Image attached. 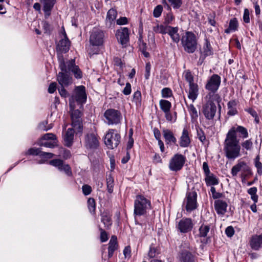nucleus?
Segmentation results:
<instances>
[{
    "label": "nucleus",
    "mask_w": 262,
    "mask_h": 262,
    "mask_svg": "<svg viewBox=\"0 0 262 262\" xmlns=\"http://www.w3.org/2000/svg\"><path fill=\"white\" fill-rule=\"evenodd\" d=\"M259 156L258 155L255 159V166L257 168V173L261 175L262 174V164L259 161Z\"/></svg>",
    "instance_id": "obj_48"
},
{
    "label": "nucleus",
    "mask_w": 262,
    "mask_h": 262,
    "mask_svg": "<svg viewBox=\"0 0 262 262\" xmlns=\"http://www.w3.org/2000/svg\"><path fill=\"white\" fill-rule=\"evenodd\" d=\"M107 189L109 193H112L114 187V179L111 174L106 177Z\"/></svg>",
    "instance_id": "obj_40"
},
{
    "label": "nucleus",
    "mask_w": 262,
    "mask_h": 262,
    "mask_svg": "<svg viewBox=\"0 0 262 262\" xmlns=\"http://www.w3.org/2000/svg\"><path fill=\"white\" fill-rule=\"evenodd\" d=\"M118 247L117 238L116 235H113L109 242L108 247V257H111L114 254V251L117 250Z\"/></svg>",
    "instance_id": "obj_27"
},
{
    "label": "nucleus",
    "mask_w": 262,
    "mask_h": 262,
    "mask_svg": "<svg viewBox=\"0 0 262 262\" xmlns=\"http://www.w3.org/2000/svg\"><path fill=\"white\" fill-rule=\"evenodd\" d=\"M243 20L246 23H249L250 22L249 11L247 8L244 10Z\"/></svg>",
    "instance_id": "obj_62"
},
{
    "label": "nucleus",
    "mask_w": 262,
    "mask_h": 262,
    "mask_svg": "<svg viewBox=\"0 0 262 262\" xmlns=\"http://www.w3.org/2000/svg\"><path fill=\"white\" fill-rule=\"evenodd\" d=\"M150 208V202L142 195H137L134 203L135 215L141 216L146 214Z\"/></svg>",
    "instance_id": "obj_5"
},
{
    "label": "nucleus",
    "mask_w": 262,
    "mask_h": 262,
    "mask_svg": "<svg viewBox=\"0 0 262 262\" xmlns=\"http://www.w3.org/2000/svg\"><path fill=\"white\" fill-rule=\"evenodd\" d=\"M162 133L164 138L165 139V142L167 144H175L177 142V139L174 137L173 132L168 129L163 128Z\"/></svg>",
    "instance_id": "obj_25"
},
{
    "label": "nucleus",
    "mask_w": 262,
    "mask_h": 262,
    "mask_svg": "<svg viewBox=\"0 0 262 262\" xmlns=\"http://www.w3.org/2000/svg\"><path fill=\"white\" fill-rule=\"evenodd\" d=\"M111 216L112 215L108 211L103 212L101 214V221L103 223L106 229H109L112 224Z\"/></svg>",
    "instance_id": "obj_29"
},
{
    "label": "nucleus",
    "mask_w": 262,
    "mask_h": 262,
    "mask_svg": "<svg viewBox=\"0 0 262 262\" xmlns=\"http://www.w3.org/2000/svg\"><path fill=\"white\" fill-rule=\"evenodd\" d=\"M57 88V84L56 82H52L49 86L48 88V92L50 94H52L54 93V92L56 91Z\"/></svg>",
    "instance_id": "obj_64"
},
{
    "label": "nucleus",
    "mask_w": 262,
    "mask_h": 262,
    "mask_svg": "<svg viewBox=\"0 0 262 262\" xmlns=\"http://www.w3.org/2000/svg\"><path fill=\"white\" fill-rule=\"evenodd\" d=\"M241 146L243 147V149H245L247 150H251L253 146V143L251 139L247 140L242 142Z\"/></svg>",
    "instance_id": "obj_47"
},
{
    "label": "nucleus",
    "mask_w": 262,
    "mask_h": 262,
    "mask_svg": "<svg viewBox=\"0 0 262 262\" xmlns=\"http://www.w3.org/2000/svg\"><path fill=\"white\" fill-rule=\"evenodd\" d=\"M189 113L193 118H197L198 117V112L193 104H190L188 106Z\"/></svg>",
    "instance_id": "obj_55"
},
{
    "label": "nucleus",
    "mask_w": 262,
    "mask_h": 262,
    "mask_svg": "<svg viewBox=\"0 0 262 262\" xmlns=\"http://www.w3.org/2000/svg\"><path fill=\"white\" fill-rule=\"evenodd\" d=\"M190 143V139L189 137V133L186 128H184L182 135L180 137V145L182 147H188Z\"/></svg>",
    "instance_id": "obj_28"
},
{
    "label": "nucleus",
    "mask_w": 262,
    "mask_h": 262,
    "mask_svg": "<svg viewBox=\"0 0 262 262\" xmlns=\"http://www.w3.org/2000/svg\"><path fill=\"white\" fill-rule=\"evenodd\" d=\"M86 98L85 88L83 85H80L75 88L74 95L72 96L69 99L70 112L72 125L75 128L78 129L79 132H81L82 129L81 125L82 114L78 109H76V108L79 107L80 108L82 104L85 103Z\"/></svg>",
    "instance_id": "obj_2"
},
{
    "label": "nucleus",
    "mask_w": 262,
    "mask_h": 262,
    "mask_svg": "<svg viewBox=\"0 0 262 262\" xmlns=\"http://www.w3.org/2000/svg\"><path fill=\"white\" fill-rule=\"evenodd\" d=\"M183 206L188 212L195 210L197 208V193L195 191L186 193Z\"/></svg>",
    "instance_id": "obj_7"
},
{
    "label": "nucleus",
    "mask_w": 262,
    "mask_h": 262,
    "mask_svg": "<svg viewBox=\"0 0 262 262\" xmlns=\"http://www.w3.org/2000/svg\"><path fill=\"white\" fill-rule=\"evenodd\" d=\"M96 203L94 199L89 198L88 200V207L91 213L95 214Z\"/></svg>",
    "instance_id": "obj_42"
},
{
    "label": "nucleus",
    "mask_w": 262,
    "mask_h": 262,
    "mask_svg": "<svg viewBox=\"0 0 262 262\" xmlns=\"http://www.w3.org/2000/svg\"><path fill=\"white\" fill-rule=\"evenodd\" d=\"M236 104V101L234 100L228 102L227 104L228 108L229 110L227 113L228 115L233 116L237 113V111L235 107Z\"/></svg>",
    "instance_id": "obj_34"
},
{
    "label": "nucleus",
    "mask_w": 262,
    "mask_h": 262,
    "mask_svg": "<svg viewBox=\"0 0 262 262\" xmlns=\"http://www.w3.org/2000/svg\"><path fill=\"white\" fill-rule=\"evenodd\" d=\"M107 38V34L104 31H99V51L102 48L103 43Z\"/></svg>",
    "instance_id": "obj_46"
},
{
    "label": "nucleus",
    "mask_w": 262,
    "mask_h": 262,
    "mask_svg": "<svg viewBox=\"0 0 262 262\" xmlns=\"http://www.w3.org/2000/svg\"><path fill=\"white\" fill-rule=\"evenodd\" d=\"M64 38L59 40L57 45V50L61 53H66L69 51L70 47V41L68 38L65 31H64Z\"/></svg>",
    "instance_id": "obj_22"
},
{
    "label": "nucleus",
    "mask_w": 262,
    "mask_h": 262,
    "mask_svg": "<svg viewBox=\"0 0 262 262\" xmlns=\"http://www.w3.org/2000/svg\"><path fill=\"white\" fill-rule=\"evenodd\" d=\"M116 36L118 41L122 46V47H126L129 41L128 29L127 28H123L121 30H117Z\"/></svg>",
    "instance_id": "obj_17"
},
{
    "label": "nucleus",
    "mask_w": 262,
    "mask_h": 262,
    "mask_svg": "<svg viewBox=\"0 0 262 262\" xmlns=\"http://www.w3.org/2000/svg\"><path fill=\"white\" fill-rule=\"evenodd\" d=\"M210 230V227L208 225H202L199 228V234L201 237H205L207 236Z\"/></svg>",
    "instance_id": "obj_43"
},
{
    "label": "nucleus",
    "mask_w": 262,
    "mask_h": 262,
    "mask_svg": "<svg viewBox=\"0 0 262 262\" xmlns=\"http://www.w3.org/2000/svg\"><path fill=\"white\" fill-rule=\"evenodd\" d=\"M238 27V23L237 19L234 18L230 20L229 26L228 28L225 30V33H229L231 31H235L237 30Z\"/></svg>",
    "instance_id": "obj_37"
},
{
    "label": "nucleus",
    "mask_w": 262,
    "mask_h": 262,
    "mask_svg": "<svg viewBox=\"0 0 262 262\" xmlns=\"http://www.w3.org/2000/svg\"><path fill=\"white\" fill-rule=\"evenodd\" d=\"M162 96L163 98H168L172 95V91L168 88H165L162 90Z\"/></svg>",
    "instance_id": "obj_50"
},
{
    "label": "nucleus",
    "mask_w": 262,
    "mask_h": 262,
    "mask_svg": "<svg viewBox=\"0 0 262 262\" xmlns=\"http://www.w3.org/2000/svg\"><path fill=\"white\" fill-rule=\"evenodd\" d=\"M159 254V251L157 247H155L153 244L150 246L149 250L148 255L150 258L155 257L158 254Z\"/></svg>",
    "instance_id": "obj_45"
},
{
    "label": "nucleus",
    "mask_w": 262,
    "mask_h": 262,
    "mask_svg": "<svg viewBox=\"0 0 262 262\" xmlns=\"http://www.w3.org/2000/svg\"><path fill=\"white\" fill-rule=\"evenodd\" d=\"M82 190L85 195H88L91 193L92 188L90 186L84 184L82 186Z\"/></svg>",
    "instance_id": "obj_58"
},
{
    "label": "nucleus",
    "mask_w": 262,
    "mask_h": 262,
    "mask_svg": "<svg viewBox=\"0 0 262 262\" xmlns=\"http://www.w3.org/2000/svg\"><path fill=\"white\" fill-rule=\"evenodd\" d=\"M43 29L44 30L45 33L47 34H50L52 30L50 25L47 21L43 23Z\"/></svg>",
    "instance_id": "obj_57"
},
{
    "label": "nucleus",
    "mask_w": 262,
    "mask_h": 262,
    "mask_svg": "<svg viewBox=\"0 0 262 262\" xmlns=\"http://www.w3.org/2000/svg\"><path fill=\"white\" fill-rule=\"evenodd\" d=\"M181 42L185 51L188 53H194L197 49L196 36L191 32L187 31L182 36Z\"/></svg>",
    "instance_id": "obj_3"
},
{
    "label": "nucleus",
    "mask_w": 262,
    "mask_h": 262,
    "mask_svg": "<svg viewBox=\"0 0 262 262\" xmlns=\"http://www.w3.org/2000/svg\"><path fill=\"white\" fill-rule=\"evenodd\" d=\"M117 15V12L116 10L111 9L108 10L107 14L106 21L110 22V25H111L112 22L116 19Z\"/></svg>",
    "instance_id": "obj_38"
},
{
    "label": "nucleus",
    "mask_w": 262,
    "mask_h": 262,
    "mask_svg": "<svg viewBox=\"0 0 262 262\" xmlns=\"http://www.w3.org/2000/svg\"><path fill=\"white\" fill-rule=\"evenodd\" d=\"M99 231H100V238L101 242H106L108 238V235L107 233L103 229L101 228H99Z\"/></svg>",
    "instance_id": "obj_53"
},
{
    "label": "nucleus",
    "mask_w": 262,
    "mask_h": 262,
    "mask_svg": "<svg viewBox=\"0 0 262 262\" xmlns=\"http://www.w3.org/2000/svg\"><path fill=\"white\" fill-rule=\"evenodd\" d=\"M197 136L200 141L204 144L206 142V138L204 132L201 128H196Z\"/></svg>",
    "instance_id": "obj_41"
},
{
    "label": "nucleus",
    "mask_w": 262,
    "mask_h": 262,
    "mask_svg": "<svg viewBox=\"0 0 262 262\" xmlns=\"http://www.w3.org/2000/svg\"><path fill=\"white\" fill-rule=\"evenodd\" d=\"M205 181L207 186L216 185L219 183L218 178L212 173L205 176Z\"/></svg>",
    "instance_id": "obj_31"
},
{
    "label": "nucleus",
    "mask_w": 262,
    "mask_h": 262,
    "mask_svg": "<svg viewBox=\"0 0 262 262\" xmlns=\"http://www.w3.org/2000/svg\"><path fill=\"white\" fill-rule=\"evenodd\" d=\"M201 56L199 61L201 60L200 64L203 63L207 56L213 55V51L208 39H206L205 44L203 47L202 51H201Z\"/></svg>",
    "instance_id": "obj_21"
},
{
    "label": "nucleus",
    "mask_w": 262,
    "mask_h": 262,
    "mask_svg": "<svg viewBox=\"0 0 262 262\" xmlns=\"http://www.w3.org/2000/svg\"><path fill=\"white\" fill-rule=\"evenodd\" d=\"M225 233L227 236L232 237L234 234V230L232 226L228 227L225 230Z\"/></svg>",
    "instance_id": "obj_61"
},
{
    "label": "nucleus",
    "mask_w": 262,
    "mask_h": 262,
    "mask_svg": "<svg viewBox=\"0 0 262 262\" xmlns=\"http://www.w3.org/2000/svg\"><path fill=\"white\" fill-rule=\"evenodd\" d=\"M240 171H242L241 177H245L246 175L251 173L250 167L244 161L238 162L236 165L232 167L231 169V174L233 177H236L237 173Z\"/></svg>",
    "instance_id": "obj_13"
},
{
    "label": "nucleus",
    "mask_w": 262,
    "mask_h": 262,
    "mask_svg": "<svg viewBox=\"0 0 262 262\" xmlns=\"http://www.w3.org/2000/svg\"><path fill=\"white\" fill-rule=\"evenodd\" d=\"M170 30L169 35L173 42L178 43L180 40V37L178 33V28L172 27V28H170Z\"/></svg>",
    "instance_id": "obj_33"
},
{
    "label": "nucleus",
    "mask_w": 262,
    "mask_h": 262,
    "mask_svg": "<svg viewBox=\"0 0 262 262\" xmlns=\"http://www.w3.org/2000/svg\"><path fill=\"white\" fill-rule=\"evenodd\" d=\"M170 28H172L171 26H164L163 25L158 26L157 30H155V31L163 34L168 33L169 34L170 30Z\"/></svg>",
    "instance_id": "obj_44"
},
{
    "label": "nucleus",
    "mask_w": 262,
    "mask_h": 262,
    "mask_svg": "<svg viewBox=\"0 0 262 262\" xmlns=\"http://www.w3.org/2000/svg\"><path fill=\"white\" fill-rule=\"evenodd\" d=\"M193 227L190 218H183L176 226L178 230L182 233H186L191 231Z\"/></svg>",
    "instance_id": "obj_14"
},
{
    "label": "nucleus",
    "mask_w": 262,
    "mask_h": 262,
    "mask_svg": "<svg viewBox=\"0 0 262 262\" xmlns=\"http://www.w3.org/2000/svg\"><path fill=\"white\" fill-rule=\"evenodd\" d=\"M151 69V65L149 62H147L146 64L145 67V78L146 79H148L149 78V76L150 75V71Z\"/></svg>",
    "instance_id": "obj_63"
},
{
    "label": "nucleus",
    "mask_w": 262,
    "mask_h": 262,
    "mask_svg": "<svg viewBox=\"0 0 262 262\" xmlns=\"http://www.w3.org/2000/svg\"><path fill=\"white\" fill-rule=\"evenodd\" d=\"M186 161V157L184 155L180 154H176L170 159L169 168L173 171L177 172L180 171L184 166Z\"/></svg>",
    "instance_id": "obj_9"
},
{
    "label": "nucleus",
    "mask_w": 262,
    "mask_h": 262,
    "mask_svg": "<svg viewBox=\"0 0 262 262\" xmlns=\"http://www.w3.org/2000/svg\"><path fill=\"white\" fill-rule=\"evenodd\" d=\"M165 117L168 121L174 122L176 121V117H173L170 113V111L164 113Z\"/></svg>",
    "instance_id": "obj_59"
},
{
    "label": "nucleus",
    "mask_w": 262,
    "mask_h": 262,
    "mask_svg": "<svg viewBox=\"0 0 262 262\" xmlns=\"http://www.w3.org/2000/svg\"><path fill=\"white\" fill-rule=\"evenodd\" d=\"M41 139L45 140H51V141H54L56 140V136L54 134L52 133H47L45 134L41 138Z\"/></svg>",
    "instance_id": "obj_56"
},
{
    "label": "nucleus",
    "mask_w": 262,
    "mask_h": 262,
    "mask_svg": "<svg viewBox=\"0 0 262 262\" xmlns=\"http://www.w3.org/2000/svg\"><path fill=\"white\" fill-rule=\"evenodd\" d=\"M251 248L256 251L262 247V233L260 235H253L249 241Z\"/></svg>",
    "instance_id": "obj_24"
},
{
    "label": "nucleus",
    "mask_w": 262,
    "mask_h": 262,
    "mask_svg": "<svg viewBox=\"0 0 262 262\" xmlns=\"http://www.w3.org/2000/svg\"><path fill=\"white\" fill-rule=\"evenodd\" d=\"M162 10H163V7L162 5H159L155 7V8L154 10V12H153V15H154V17H159L161 15Z\"/></svg>",
    "instance_id": "obj_52"
},
{
    "label": "nucleus",
    "mask_w": 262,
    "mask_h": 262,
    "mask_svg": "<svg viewBox=\"0 0 262 262\" xmlns=\"http://www.w3.org/2000/svg\"><path fill=\"white\" fill-rule=\"evenodd\" d=\"M189 94L188 98L194 101L196 98L199 94L198 85L194 83L189 85Z\"/></svg>",
    "instance_id": "obj_30"
},
{
    "label": "nucleus",
    "mask_w": 262,
    "mask_h": 262,
    "mask_svg": "<svg viewBox=\"0 0 262 262\" xmlns=\"http://www.w3.org/2000/svg\"><path fill=\"white\" fill-rule=\"evenodd\" d=\"M227 206V203L224 201L217 200L214 201V208L219 214H225Z\"/></svg>",
    "instance_id": "obj_26"
},
{
    "label": "nucleus",
    "mask_w": 262,
    "mask_h": 262,
    "mask_svg": "<svg viewBox=\"0 0 262 262\" xmlns=\"http://www.w3.org/2000/svg\"><path fill=\"white\" fill-rule=\"evenodd\" d=\"M221 82V77L217 74H213L208 79L206 84L205 89L210 91L208 94L210 98L217 92Z\"/></svg>",
    "instance_id": "obj_8"
},
{
    "label": "nucleus",
    "mask_w": 262,
    "mask_h": 262,
    "mask_svg": "<svg viewBox=\"0 0 262 262\" xmlns=\"http://www.w3.org/2000/svg\"><path fill=\"white\" fill-rule=\"evenodd\" d=\"M185 78L186 80L189 83V85L191 83H194L193 76L189 70L186 71Z\"/></svg>",
    "instance_id": "obj_49"
},
{
    "label": "nucleus",
    "mask_w": 262,
    "mask_h": 262,
    "mask_svg": "<svg viewBox=\"0 0 262 262\" xmlns=\"http://www.w3.org/2000/svg\"><path fill=\"white\" fill-rule=\"evenodd\" d=\"M257 191V189L256 187H251L248 190V193L251 195V198L254 203H257L258 201V196L256 194Z\"/></svg>",
    "instance_id": "obj_39"
},
{
    "label": "nucleus",
    "mask_w": 262,
    "mask_h": 262,
    "mask_svg": "<svg viewBox=\"0 0 262 262\" xmlns=\"http://www.w3.org/2000/svg\"><path fill=\"white\" fill-rule=\"evenodd\" d=\"M104 117L108 124H117L120 122L121 113L118 110L108 109L104 113Z\"/></svg>",
    "instance_id": "obj_12"
},
{
    "label": "nucleus",
    "mask_w": 262,
    "mask_h": 262,
    "mask_svg": "<svg viewBox=\"0 0 262 262\" xmlns=\"http://www.w3.org/2000/svg\"><path fill=\"white\" fill-rule=\"evenodd\" d=\"M67 72L61 71L57 75V80L60 86H68L72 83V77Z\"/></svg>",
    "instance_id": "obj_20"
},
{
    "label": "nucleus",
    "mask_w": 262,
    "mask_h": 262,
    "mask_svg": "<svg viewBox=\"0 0 262 262\" xmlns=\"http://www.w3.org/2000/svg\"><path fill=\"white\" fill-rule=\"evenodd\" d=\"M98 144L96 130L89 133L85 137V146L90 149L96 148Z\"/></svg>",
    "instance_id": "obj_18"
},
{
    "label": "nucleus",
    "mask_w": 262,
    "mask_h": 262,
    "mask_svg": "<svg viewBox=\"0 0 262 262\" xmlns=\"http://www.w3.org/2000/svg\"><path fill=\"white\" fill-rule=\"evenodd\" d=\"M132 91L131 84L129 82L126 83V86L123 90V93L125 95H128L130 94Z\"/></svg>",
    "instance_id": "obj_60"
},
{
    "label": "nucleus",
    "mask_w": 262,
    "mask_h": 262,
    "mask_svg": "<svg viewBox=\"0 0 262 262\" xmlns=\"http://www.w3.org/2000/svg\"><path fill=\"white\" fill-rule=\"evenodd\" d=\"M26 155L39 156L42 159L39 163H43L47 159H51L54 156V154L51 152H43L41 151L40 148H30L26 152Z\"/></svg>",
    "instance_id": "obj_16"
},
{
    "label": "nucleus",
    "mask_w": 262,
    "mask_h": 262,
    "mask_svg": "<svg viewBox=\"0 0 262 262\" xmlns=\"http://www.w3.org/2000/svg\"><path fill=\"white\" fill-rule=\"evenodd\" d=\"M41 145L46 147L54 148L57 145L56 140L54 141H47L42 143Z\"/></svg>",
    "instance_id": "obj_54"
},
{
    "label": "nucleus",
    "mask_w": 262,
    "mask_h": 262,
    "mask_svg": "<svg viewBox=\"0 0 262 262\" xmlns=\"http://www.w3.org/2000/svg\"><path fill=\"white\" fill-rule=\"evenodd\" d=\"M169 2L171 4L174 9H179L180 8L182 4V0H168Z\"/></svg>",
    "instance_id": "obj_51"
},
{
    "label": "nucleus",
    "mask_w": 262,
    "mask_h": 262,
    "mask_svg": "<svg viewBox=\"0 0 262 262\" xmlns=\"http://www.w3.org/2000/svg\"><path fill=\"white\" fill-rule=\"evenodd\" d=\"M59 68L62 71H71L77 79L81 78L82 73L78 66L75 64V59H73L65 62L62 56L59 57Z\"/></svg>",
    "instance_id": "obj_4"
},
{
    "label": "nucleus",
    "mask_w": 262,
    "mask_h": 262,
    "mask_svg": "<svg viewBox=\"0 0 262 262\" xmlns=\"http://www.w3.org/2000/svg\"><path fill=\"white\" fill-rule=\"evenodd\" d=\"M160 108L164 113L170 111L171 107V103L167 100L161 99L159 102Z\"/></svg>",
    "instance_id": "obj_35"
},
{
    "label": "nucleus",
    "mask_w": 262,
    "mask_h": 262,
    "mask_svg": "<svg viewBox=\"0 0 262 262\" xmlns=\"http://www.w3.org/2000/svg\"><path fill=\"white\" fill-rule=\"evenodd\" d=\"M81 125L82 126V121L81 122ZM72 126L73 128H68L63 137L65 145L67 147H70L73 144L75 130L77 133H81L82 131V129L81 132H79L78 129L75 128L72 125ZM81 127L82 128V127Z\"/></svg>",
    "instance_id": "obj_19"
},
{
    "label": "nucleus",
    "mask_w": 262,
    "mask_h": 262,
    "mask_svg": "<svg viewBox=\"0 0 262 262\" xmlns=\"http://www.w3.org/2000/svg\"><path fill=\"white\" fill-rule=\"evenodd\" d=\"M88 52L91 55L97 54L98 52V30L94 28L90 35V45L86 47Z\"/></svg>",
    "instance_id": "obj_10"
},
{
    "label": "nucleus",
    "mask_w": 262,
    "mask_h": 262,
    "mask_svg": "<svg viewBox=\"0 0 262 262\" xmlns=\"http://www.w3.org/2000/svg\"><path fill=\"white\" fill-rule=\"evenodd\" d=\"M239 137L245 139L248 137L247 129L242 126L232 127L226 134L224 143V150L228 159H235L240 156L241 146L237 139L236 133Z\"/></svg>",
    "instance_id": "obj_1"
},
{
    "label": "nucleus",
    "mask_w": 262,
    "mask_h": 262,
    "mask_svg": "<svg viewBox=\"0 0 262 262\" xmlns=\"http://www.w3.org/2000/svg\"><path fill=\"white\" fill-rule=\"evenodd\" d=\"M121 136L114 129H110L106 134L104 142L107 147L111 149L117 148L121 142Z\"/></svg>",
    "instance_id": "obj_6"
},
{
    "label": "nucleus",
    "mask_w": 262,
    "mask_h": 262,
    "mask_svg": "<svg viewBox=\"0 0 262 262\" xmlns=\"http://www.w3.org/2000/svg\"><path fill=\"white\" fill-rule=\"evenodd\" d=\"M56 0H40L43 5V10L46 13H49L53 8Z\"/></svg>",
    "instance_id": "obj_32"
},
{
    "label": "nucleus",
    "mask_w": 262,
    "mask_h": 262,
    "mask_svg": "<svg viewBox=\"0 0 262 262\" xmlns=\"http://www.w3.org/2000/svg\"><path fill=\"white\" fill-rule=\"evenodd\" d=\"M133 102H135L137 107H141L142 105V95L140 91L137 90L133 95Z\"/></svg>",
    "instance_id": "obj_36"
},
{
    "label": "nucleus",
    "mask_w": 262,
    "mask_h": 262,
    "mask_svg": "<svg viewBox=\"0 0 262 262\" xmlns=\"http://www.w3.org/2000/svg\"><path fill=\"white\" fill-rule=\"evenodd\" d=\"M202 112L208 120L213 119L216 112V106L213 101L209 99L203 105Z\"/></svg>",
    "instance_id": "obj_11"
},
{
    "label": "nucleus",
    "mask_w": 262,
    "mask_h": 262,
    "mask_svg": "<svg viewBox=\"0 0 262 262\" xmlns=\"http://www.w3.org/2000/svg\"><path fill=\"white\" fill-rule=\"evenodd\" d=\"M50 165L57 167L60 171H63L68 176H72V172L69 165L64 164L60 159H54L49 162Z\"/></svg>",
    "instance_id": "obj_15"
},
{
    "label": "nucleus",
    "mask_w": 262,
    "mask_h": 262,
    "mask_svg": "<svg viewBox=\"0 0 262 262\" xmlns=\"http://www.w3.org/2000/svg\"><path fill=\"white\" fill-rule=\"evenodd\" d=\"M180 262H197L196 257L190 251L182 250L179 253Z\"/></svg>",
    "instance_id": "obj_23"
}]
</instances>
